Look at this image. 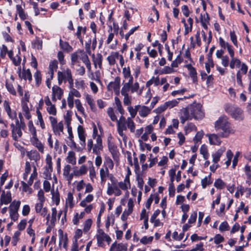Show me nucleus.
Masks as SVG:
<instances>
[{
	"label": "nucleus",
	"instance_id": "obj_13",
	"mask_svg": "<svg viewBox=\"0 0 251 251\" xmlns=\"http://www.w3.org/2000/svg\"><path fill=\"white\" fill-rule=\"evenodd\" d=\"M119 188L120 190L124 191H127L128 189L130 188L131 185L130 182V179L129 175L127 174L123 181L118 182Z\"/></svg>",
	"mask_w": 251,
	"mask_h": 251
},
{
	"label": "nucleus",
	"instance_id": "obj_12",
	"mask_svg": "<svg viewBox=\"0 0 251 251\" xmlns=\"http://www.w3.org/2000/svg\"><path fill=\"white\" fill-rule=\"evenodd\" d=\"M219 45L223 49V50L226 49L229 56H232L234 53V50L233 47L227 42H226L222 37L219 38Z\"/></svg>",
	"mask_w": 251,
	"mask_h": 251
},
{
	"label": "nucleus",
	"instance_id": "obj_11",
	"mask_svg": "<svg viewBox=\"0 0 251 251\" xmlns=\"http://www.w3.org/2000/svg\"><path fill=\"white\" fill-rule=\"evenodd\" d=\"M117 122V131L119 135L122 137L123 139L126 138V135L124 133V131L126 130V119L122 115L119 120L116 121Z\"/></svg>",
	"mask_w": 251,
	"mask_h": 251
},
{
	"label": "nucleus",
	"instance_id": "obj_3",
	"mask_svg": "<svg viewBox=\"0 0 251 251\" xmlns=\"http://www.w3.org/2000/svg\"><path fill=\"white\" fill-rule=\"evenodd\" d=\"M77 134L79 139L80 140L79 144L81 147H78L76 145V143L73 140V138H69L70 142L68 145L73 150L76 151H81L85 148L86 146V136L85 130L82 126L79 125L77 127Z\"/></svg>",
	"mask_w": 251,
	"mask_h": 251
},
{
	"label": "nucleus",
	"instance_id": "obj_5",
	"mask_svg": "<svg viewBox=\"0 0 251 251\" xmlns=\"http://www.w3.org/2000/svg\"><path fill=\"white\" fill-rule=\"evenodd\" d=\"M57 79L59 85H61L63 82L66 83L68 82L69 84V88L74 87V80L72 74L71 70L67 68L66 70L57 73Z\"/></svg>",
	"mask_w": 251,
	"mask_h": 251
},
{
	"label": "nucleus",
	"instance_id": "obj_54",
	"mask_svg": "<svg viewBox=\"0 0 251 251\" xmlns=\"http://www.w3.org/2000/svg\"><path fill=\"white\" fill-rule=\"evenodd\" d=\"M203 135H204V133H203V131L202 130L199 131L196 133L195 137L193 139L196 144L201 142V140Z\"/></svg>",
	"mask_w": 251,
	"mask_h": 251
},
{
	"label": "nucleus",
	"instance_id": "obj_51",
	"mask_svg": "<svg viewBox=\"0 0 251 251\" xmlns=\"http://www.w3.org/2000/svg\"><path fill=\"white\" fill-rule=\"evenodd\" d=\"M214 185L217 189H222L226 186V184L221 179L218 178L215 180Z\"/></svg>",
	"mask_w": 251,
	"mask_h": 251
},
{
	"label": "nucleus",
	"instance_id": "obj_26",
	"mask_svg": "<svg viewBox=\"0 0 251 251\" xmlns=\"http://www.w3.org/2000/svg\"><path fill=\"white\" fill-rule=\"evenodd\" d=\"M27 155L30 160L36 162L39 161L40 159V155L39 152L36 150H31L28 151Z\"/></svg>",
	"mask_w": 251,
	"mask_h": 251
},
{
	"label": "nucleus",
	"instance_id": "obj_35",
	"mask_svg": "<svg viewBox=\"0 0 251 251\" xmlns=\"http://www.w3.org/2000/svg\"><path fill=\"white\" fill-rule=\"evenodd\" d=\"M126 128H128L129 129L131 132H134L135 131V125L131 118L128 117L126 119Z\"/></svg>",
	"mask_w": 251,
	"mask_h": 251
},
{
	"label": "nucleus",
	"instance_id": "obj_16",
	"mask_svg": "<svg viewBox=\"0 0 251 251\" xmlns=\"http://www.w3.org/2000/svg\"><path fill=\"white\" fill-rule=\"evenodd\" d=\"M93 153L97 155H100V151L103 150L102 139L100 136L97 138L96 144L92 148Z\"/></svg>",
	"mask_w": 251,
	"mask_h": 251
},
{
	"label": "nucleus",
	"instance_id": "obj_61",
	"mask_svg": "<svg viewBox=\"0 0 251 251\" xmlns=\"http://www.w3.org/2000/svg\"><path fill=\"white\" fill-rule=\"evenodd\" d=\"M58 68V61L56 60L51 61L50 63L49 70L56 71Z\"/></svg>",
	"mask_w": 251,
	"mask_h": 251
},
{
	"label": "nucleus",
	"instance_id": "obj_17",
	"mask_svg": "<svg viewBox=\"0 0 251 251\" xmlns=\"http://www.w3.org/2000/svg\"><path fill=\"white\" fill-rule=\"evenodd\" d=\"M120 78L119 76H117L115 78L114 81L109 82L107 85V88L109 90L113 89L115 91H117L116 94L118 95L119 93V90L120 86Z\"/></svg>",
	"mask_w": 251,
	"mask_h": 251
},
{
	"label": "nucleus",
	"instance_id": "obj_56",
	"mask_svg": "<svg viewBox=\"0 0 251 251\" xmlns=\"http://www.w3.org/2000/svg\"><path fill=\"white\" fill-rule=\"evenodd\" d=\"M57 210L55 207H52L51 208V218L50 220V223L52 225H54L56 221V217H57Z\"/></svg>",
	"mask_w": 251,
	"mask_h": 251
},
{
	"label": "nucleus",
	"instance_id": "obj_24",
	"mask_svg": "<svg viewBox=\"0 0 251 251\" xmlns=\"http://www.w3.org/2000/svg\"><path fill=\"white\" fill-rule=\"evenodd\" d=\"M230 57L229 67L230 69H233L235 67L239 68L241 66V62L240 59L235 57V53L232 56H230Z\"/></svg>",
	"mask_w": 251,
	"mask_h": 251
},
{
	"label": "nucleus",
	"instance_id": "obj_64",
	"mask_svg": "<svg viewBox=\"0 0 251 251\" xmlns=\"http://www.w3.org/2000/svg\"><path fill=\"white\" fill-rule=\"evenodd\" d=\"M92 224V220L90 219H87L84 223L83 230L85 232H87L90 229V228Z\"/></svg>",
	"mask_w": 251,
	"mask_h": 251
},
{
	"label": "nucleus",
	"instance_id": "obj_50",
	"mask_svg": "<svg viewBox=\"0 0 251 251\" xmlns=\"http://www.w3.org/2000/svg\"><path fill=\"white\" fill-rule=\"evenodd\" d=\"M107 113L108 116L110 117V119L112 121L115 122L116 121H117V117L114 113L113 108L109 107L107 109Z\"/></svg>",
	"mask_w": 251,
	"mask_h": 251
},
{
	"label": "nucleus",
	"instance_id": "obj_52",
	"mask_svg": "<svg viewBox=\"0 0 251 251\" xmlns=\"http://www.w3.org/2000/svg\"><path fill=\"white\" fill-rule=\"evenodd\" d=\"M153 239V236H149L147 237L146 236H145L143 237L140 239V243H142L143 245H147L148 244H150L152 242V240Z\"/></svg>",
	"mask_w": 251,
	"mask_h": 251
},
{
	"label": "nucleus",
	"instance_id": "obj_59",
	"mask_svg": "<svg viewBox=\"0 0 251 251\" xmlns=\"http://www.w3.org/2000/svg\"><path fill=\"white\" fill-rule=\"evenodd\" d=\"M37 176V173L36 172V169L35 167L34 168L33 172L32 174L31 175L29 180H28V184L29 185H31L33 184V180Z\"/></svg>",
	"mask_w": 251,
	"mask_h": 251
},
{
	"label": "nucleus",
	"instance_id": "obj_37",
	"mask_svg": "<svg viewBox=\"0 0 251 251\" xmlns=\"http://www.w3.org/2000/svg\"><path fill=\"white\" fill-rule=\"evenodd\" d=\"M211 176V174H210L208 176H206L201 179V183L202 188H205L207 185H209L212 183Z\"/></svg>",
	"mask_w": 251,
	"mask_h": 251
},
{
	"label": "nucleus",
	"instance_id": "obj_18",
	"mask_svg": "<svg viewBox=\"0 0 251 251\" xmlns=\"http://www.w3.org/2000/svg\"><path fill=\"white\" fill-rule=\"evenodd\" d=\"M100 178L101 183L105 182L107 178L113 177L112 175L110 174L109 170L107 168L102 167L100 170Z\"/></svg>",
	"mask_w": 251,
	"mask_h": 251
},
{
	"label": "nucleus",
	"instance_id": "obj_29",
	"mask_svg": "<svg viewBox=\"0 0 251 251\" xmlns=\"http://www.w3.org/2000/svg\"><path fill=\"white\" fill-rule=\"evenodd\" d=\"M53 132L55 134L60 135V132H63L64 126L62 121L59 122L58 124L52 127Z\"/></svg>",
	"mask_w": 251,
	"mask_h": 251
},
{
	"label": "nucleus",
	"instance_id": "obj_46",
	"mask_svg": "<svg viewBox=\"0 0 251 251\" xmlns=\"http://www.w3.org/2000/svg\"><path fill=\"white\" fill-rule=\"evenodd\" d=\"M71 89L69 93L68 96H70L72 98H74V97H75L77 98H80L81 97V94L77 89H75L74 87L72 88H70Z\"/></svg>",
	"mask_w": 251,
	"mask_h": 251
},
{
	"label": "nucleus",
	"instance_id": "obj_6",
	"mask_svg": "<svg viewBox=\"0 0 251 251\" xmlns=\"http://www.w3.org/2000/svg\"><path fill=\"white\" fill-rule=\"evenodd\" d=\"M225 109L226 113L236 120H242L244 119L243 111L241 108L231 105H226Z\"/></svg>",
	"mask_w": 251,
	"mask_h": 251
},
{
	"label": "nucleus",
	"instance_id": "obj_27",
	"mask_svg": "<svg viewBox=\"0 0 251 251\" xmlns=\"http://www.w3.org/2000/svg\"><path fill=\"white\" fill-rule=\"evenodd\" d=\"M31 142L33 145H34L35 147H36L39 150V151H40L42 153L44 152V148L43 144L41 143L40 141L38 140L37 137L34 138H31Z\"/></svg>",
	"mask_w": 251,
	"mask_h": 251
},
{
	"label": "nucleus",
	"instance_id": "obj_48",
	"mask_svg": "<svg viewBox=\"0 0 251 251\" xmlns=\"http://www.w3.org/2000/svg\"><path fill=\"white\" fill-rule=\"evenodd\" d=\"M119 53L118 52H115V55H110L107 57V60L108 61L109 65H113L116 63V58H118Z\"/></svg>",
	"mask_w": 251,
	"mask_h": 251
},
{
	"label": "nucleus",
	"instance_id": "obj_10",
	"mask_svg": "<svg viewBox=\"0 0 251 251\" xmlns=\"http://www.w3.org/2000/svg\"><path fill=\"white\" fill-rule=\"evenodd\" d=\"M22 125L21 126H15L13 123L10 125L12 137L16 141H18L19 139L22 137L23 135L22 130H24L25 128V124H22Z\"/></svg>",
	"mask_w": 251,
	"mask_h": 251
},
{
	"label": "nucleus",
	"instance_id": "obj_1",
	"mask_svg": "<svg viewBox=\"0 0 251 251\" xmlns=\"http://www.w3.org/2000/svg\"><path fill=\"white\" fill-rule=\"evenodd\" d=\"M201 105L199 103H193L182 108L180 112V122L183 124L187 120L193 118L196 120L201 119L204 116L201 108Z\"/></svg>",
	"mask_w": 251,
	"mask_h": 251
},
{
	"label": "nucleus",
	"instance_id": "obj_41",
	"mask_svg": "<svg viewBox=\"0 0 251 251\" xmlns=\"http://www.w3.org/2000/svg\"><path fill=\"white\" fill-rule=\"evenodd\" d=\"M87 172V168L85 165L80 166L79 170L74 171V175L76 176L83 175L86 174Z\"/></svg>",
	"mask_w": 251,
	"mask_h": 251
},
{
	"label": "nucleus",
	"instance_id": "obj_38",
	"mask_svg": "<svg viewBox=\"0 0 251 251\" xmlns=\"http://www.w3.org/2000/svg\"><path fill=\"white\" fill-rule=\"evenodd\" d=\"M139 107H140V105H137L133 107L130 106L127 107L128 111L131 116V119L134 118L137 114V112L138 111Z\"/></svg>",
	"mask_w": 251,
	"mask_h": 251
},
{
	"label": "nucleus",
	"instance_id": "obj_62",
	"mask_svg": "<svg viewBox=\"0 0 251 251\" xmlns=\"http://www.w3.org/2000/svg\"><path fill=\"white\" fill-rule=\"evenodd\" d=\"M157 158L156 157H154L152 154L151 153L150 154V158L149 159V161H150V164L149 166L150 168H151L154 164H155L157 162Z\"/></svg>",
	"mask_w": 251,
	"mask_h": 251
},
{
	"label": "nucleus",
	"instance_id": "obj_8",
	"mask_svg": "<svg viewBox=\"0 0 251 251\" xmlns=\"http://www.w3.org/2000/svg\"><path fill=\"white\" fill-rule=\"evenodd\" d=\"M87 55L83 50H79L73 53L71 55L72 66L73 67L75 65L80 66V61L81 60L83 62Z\"/></svg>",
	"mask_w": 251,
	"mask_h": 251
},
{
	"label": "nucleus",
	"instance_id": "obj_19",
	"mask_svg": "<svg viewBox=\"0 0 251 251\" xmlns=\"http://www.w3.org/2000/svg\"><path fill=\"white\" fill-rule=\"evenodd\" d=\"M127 244L123 243L117 244L115 242L112 244L110 251H127Z\"/></svg>",
	"mask_w": 251,
	"mask_h": 251
},
{
	"label": "nucleus",
	"instance_id": "obj_7",
	"mask_svg": "<svg viewBox=\"0 0 251 251\" xmlns=\"http://www.w3.org/2000/svg\"><path fill=\"white\" fill-rule=\"evenodd\" d=\"M111 184L108 183V187L107 189V194L108 196H111L114 194L116 196H119L122 194V191L119 188L118 184V181L114 177H110Z\"/></svg>",
	"mask_w": 251,
	"mask_h": 251
},
{
	"label": "nucleus",
	"instance_id": "obj_15",
	"mask_svg": "<svg viewBox=\"0 0 251 251\" xmlns=\"http://www.w3.org/2000/svg\"><path fill=\"white\" fill-rule=\"evenodd\" d=\"M209 139V143L211 145L219 146L221 143L220 133L218 134H207L206 135Z\"/></svg>",
	"mask_w": 251,
	"mask_h": 251
},
{
	"label": "nucleus",
	"instance_id": "obj_21",
	"mask_svg": "<svg viewBox=\"0 0 251 251\" xmlns=\"http://www.w3.org/2000/svg\"><path fill=\"white\" fill-rule=\"evenodd\" d=\"M12 200L11 194L10 192H7L6 194L4 191H3L1 196L0 203L1 204H8Z\"/></svg>",
	"mask_w": 251,
	"mask_h": 251
},
{
	"label": "nucleus",
	"instance_id": "obj_33",
	"mask_svg": "<svg viewBox=\"0 0 251 251\" xmlns=\"http://www.w3.org/2000/svg\"><path fill=\"white\" fill-rule=\"evenodd\" d=\"M132 84H133L129 83V82L125 83L121 89V94L123 96L129 95L128 92L130 89H131V87Z\"/></svg>",
	"mask_w": 251,
	"mask_h": 251
},
{
	"label": "nucleus",
	"instance_id": "obj_49",
	"mask_svg": "<svg viewBox=\"0 0 251 251\" xmlns=\"http://www.w3.org/2000/svg\"><path fill=\"white\" fill-rule=\"evenodd\" d=\"M86 27H82L81 26H78L77 28V31L76 33V35L77 36V38L79 39L80 41L81 40V33L82 32L84 34L86 33Z\"/></svg>",
	"mask_w": 251,
	"mask_h": 251
},
{
	"label": "nucleus",
	"instance_id": "obj_60",
	"mask_svg": "<svg viewBox=\"0 0 251 251\" xmlns=\"http://www.w3.org/2000/svg\"><path fill=\"white\" fill-rule=\"evenodd\" d=\"M219 229L222 232L227 231L229 229V226L226 222H223L220 224Z\"/></svg>",
	"mask_w": 251,
	"mask_h": 251
},
{
	"label": "nucleus",
	"instance_id": "obj_55",
	"mask_svg": "<svg viewBox=\"0 0 251 251\" xmlns=\"http://www.w3.org/2000/svg\"><path fill=\"white\" fill-rule=\"evenodd\" d=\"M36 113L37 115V118L38 121L39 122L40 125L42 129L45 128V125L42 117V114L41 112L39 110H37Z\"/></svg>",
	"mask_w": 251,
	"mask_h": 251
},
{
	"label": "nucleus",
	"instance_id": "obj_42",
	"mask_svg": "<svg viewBox=\"0 0 251 251\" xmlns=\"http://www.w3.org/2000/svg\"><path fill=\"white\" fill-rule=\"evenodd\" d=\"M17 12L20 17L22 20H25L26 18V15L25 13L22 6L20 5H17L16 6Z\"/></svg>",
	"mask_w": 251,
	"mask_h": 251
},
{
	"label": "nucleus",
	"instance_id": "obj_20",
	"mask_svg": "<svg viewBox=\"0 0 251 251\" xmlns=\"http://www.w3.org/2000/svg\"><path fill=\"white\" fill-rule=\"evenodd\" d=\"M185 67L189 71V74L190 77L192 78L193 82L196 83L197 82V73L194 67H193L191 64H187Z\"/></svg>",
	"mask_w": 251,
	"mask_h": 251
},
{
	"label": "nucleus",
	"instance_id": "obj_58",
	"mask_svg": "<svg viewBox=\"0 0 251 251\" xmlns=\"http://www.w3.org/2000/svg\"><path fill=\"white\" fill-rule=\"evenodd\" d=\"M6 88L8 91L12 95L15 96L16 92L14 88L13 85L10 83L6 82L5 84Z\"/></svg>",
	"mask_w": 251,
	"mask_h": 251
},
{
	"label": "nucleus",
	"instance_id": "obj_57",
	"mask_svg": "<svg viewBox=\"0 0 251 251\" xmlns=\"http://www.w3.org/2000/svg\"><path fill=\"white\" fill-rule=\"evenodd\" d=\"M52 199L53 201L55 202L56 205H58L60 202V197L59 192L57 191L54 192V191L51 193Z\"/></svg>",
	"mask_w": 251,
	"mask_h": 251
},
{
	"label": "nucleus",
	"instance_id": "obj_36",
	"mask_svg": "<svg viewBox=\"0 0 251 251\" xmlns=\"http://www.w3.org/2000/svg\"><path fill=\"white\" fill-rule=\"evenodd\" d=\"M114 100H115V104L116 105V107L117 110H118V111L119 112V113L123 115L125 113V110L123 108L122 103H121L120 100L119 99V98L118 97H116L114 98Z\"/></svg>",
	"mask_w": 251,
	"mask_h": 251
},
{
	"label": "nucleus",
	"instance_id": "obj_31",
	"mask_svg": "<svg viewBox=\"0 0 251 251\" xmlns=\"http://www.w3.org/2000/svg\"><path fill=\"white\" fill-rule=\"evenodd\" d=\"M66 206L72 208L74 206V197L71 192H69L67 194V197L66 199Z\"/></svg>",
	"mask_w": 251,
	"mask_h": 251
},
{
	"label": "nucleus",
	"instance_id": "obj_32",
	"mask_svg": "<svg viewBox=\"0 0 251 251\" xmlns=\"http://www.w3.org/2000/svg\"><path fill=\"white\" fill-rule=\"evenodd\" d=\"M59 45L61 49L67 51H71L72 50V47L69 45L67 42L63 41L61 39L59 41Z\"/></svg>",
	"mask_w": 251,
	"mask_h": 251
},
{
	"label": "nucleus",
	"instance_id": "obj_63",
	"mask_svg": "<svg viewBox=\"0 0 251 251\" xmlns=\"http://www.w3.org/2000/svg\"><path fill=\"white\" fill-rule=\"evenodd\" d=\"M167 108L166 103L165 102L163 105H160L157 108L154 110V112L157 114H160L164 111Z\"/></svg>",
	"mask_w": 251,
	"mask_h": 251
},
{
	"label": "nucleus",
	"instance_id": "obj_47",
	"mask_svg": "<svg viewBox=\"0 0 251 251\" xmlns=\"http://www.w3.org/2000/svg\"><path fill=\"white\" fill-rule=\"evenodd\" d=\"M200 153L202 155L205 159H207L208 158V153L207 149L205 145H202L200 150Z\"/></svg>",
	"mask_w": 251,
	"mask_h": 251
},
{
	"label": "nucleus",
	"instance_id": "obj_25",
	"mask_svg": "<svg viewBox=\"0 0 251 251\" xmlns=\"http://www.w3.org/2000/svg\"><path fill=\"white\" fill-rule=\"evenodd\" d=\"M63 93V90L58 86L54 85L52 88V95L56 96L58 100L61 99Z\"/></svg>",
	"mask_w": 251,
	"mask_h": 251
},
{
	"label": "nucleus",
	"instance_id": "obj_4",
	"mask_svg": "<svg viewBox=\"0 0 251 251\" xmlns=\"http://www.w3.org/2000/svg\"><path fill=\"white\" fill-rule=\"evenodd\" d=\"M38 200L39 202L35 204V210L36 213L43 217H45L48 213V209L46 207H43L44 203L46 201L44 196V192L43 190L40 189L37 194Z\"/></svg>",
	"mask_w": 251,
	"mask_h": 251
},
{
	"label": "nucleus",
	"instance_id": "obj_2",
	"mask_svg": "<svg viewBox=\"0 0 251 251\" xmlns=\"http://www.w3.org/2000/svg\"><path fill=\"white\" fill-rule=\"evenodd\" d=\"M215 128L216 130H222L220 133V136L222 138H226L230 134L234 133V130L231 126L228 118L226 116L220 117L215 123Z\"/></svg>",
	"mask_w": 251,
	"mask_h": 251
},
{
	"label": "nucleus",
	"instance_id": "obj_53",
	"mask_svg": "<svg viewBox=\"0 0 251 251\" xmlns=\"http://www.w3.org/2000/svg\"><path fill=\"white\" fill-rule=\"evenodd\" d=\"M75 106L77 110L82 114H84V109L82 106L79 100L76 99L75 100Z\"/></svg>",
	"mask_w": 251,
	"mask_h": 251
},
{
	"label": "nucleus",
	"instance_id": "obj_39",
	"mask_svg": "<svg viewBox=\"0 0 251 251\" xmlns=\"http://www.w3.org/2000/svg\"><path fill=\"white\" fill-rule=\"evenodd\" d=\"M188 98V97H184L183 98H179L177 100H173L171 101H166L165 103L167 106V108H172L175 106H176L178 103V100H182L183 99H185Z\"/></svg>",
	"mask_w": 251,
	"mask_h": 251
},
{
	"label": "nucleus",
	"instance_id": "obj_23",
	"mask_svg": "<svg viewBox=\"0 0 251 251\" xmlns=\"http://www.w3.org/2000/svg\"><path fill=\"white\" fill-rule=\"evenodd\" d=\"M226 151V148L222 147L220 149L218 150L215 153L212 154L213 160L212 161L214 163H217L219 161L221 155Z\"/></svg>",
	"mask_w": 251,
	"mask_h": 251
},
{
	"label": "nucleus",
	"instance_id": "obj_44",
	"mask_svg": "<svg viewBox=\"0 0 251 251\" xmlns=\"http://www.w3.org/2000/svg\"><path fill=\"white\" fill-rule=\"evenodd\" d=\"M102 55L100 53L97 54V57L94 59V64L95 67L96 68L97 65H98L100 68H101L102 65Z\"/></svg>",
	"mask_w": 251,
	"mask_h": 251
},
{
	"label": "nucleus",
	"instance_id": "obj_43",
	"mask_svg": "<svg viewBox=\"0 0 251 251\" xmlns=\"http://www.w3.org/2000/svg\"><path fill=\"white\" fill-rule=\"evenodd\" d=\"M34 77L35 80L36 85L38 87L42 81V75L41 72L39 70H37L34 74Z\"/></svg>",
	"mask_w": 251,
	"mask_h": 251
},
{
	"label": "nucleus",
	"instance_id": "obj_30",
	"mask_svg": "<svg viewBox=\"0 0 251 251\" xmlns=\"http://www.w3.org/2000/svg\"><path fill=\"white\" fill-rule=\"evenodd\" d=\"M108 150L111 152L114 159H115L119 153L117 147L114 144L110 143L108 144Z\"/></svg>",
	"mask_w": 251,
	"mask_h": 251
},
{
	"label": "nucleus",
	"instance_id": "obj_34",
	"mask_svg": "<svg viewBox=\"0 0 251 251\" xmlns=\"http://www.w3.org/2000/svg\"><path fill=\"white\" fill-rule=\"evenodd\" d=\"M43 42L39 38H36L31 43L32 48L37 50H41L42 48Z\"/></svg>",
	"mask_w": 251,
	"mask_h": 251
},
{
	"label": "nucleus",
	"instance_id": "obj_28",
	"mask_svg": "<svg viewBox=\"0 0 251 251\" xmlns=\"http://www.w3.org/2000/svg\"><path fill=\"white\" fill-rule=\"evenodd\" d=\"M123 74L124 77L125 78H129L127 82H129V83L133 84V78L132 75H131L130 70L129 67L127 68L125 67L123 69Z\"/></svg>",
	"mask_w": 251,
	"mask_h": 251
},
{
	"label": "nucleus",
	"instance_id": "obj_9",
	"mask_svg": "<svg viewBox=\"0 0 251 251\" xmlns=\"http://www.w3.org/2000/svg\"><path fill=\"white\" fill-rule=\"evenodd\" d=\"M96 238L97 240V244L99 247H103L104 246L103 243L104 241H106L108 245H109L111 241V238L101 229H99L96 235Z\"/></svg>",
	"mask_w": 251,
	"mask_h": 251
},
{
	"label": "nucleus",
	"instance_id": "obj_45",
	"mask_svg": "<svg viewBox=\"0 0 251 251\" xmlns=\"http://www.w3.org/2000/svg\"><path fill=\"white\" fill-rule=\"evenodd\" d=\"M20 201H13L9 206V210L17 211L19 210L20 206Z\"/></svg>",
	"mask_w": 251,
	"mask_h": 251
},
{
	"label": "nucleus",
	"instance_id": "obj_40",
	"mask_svg": "<svg viewBox=\"0 0 251 251\" xmlns=\"http://www.w3.org/2000/svg\"><path fill=\"white\" fill-rule=\"evenodd\" d=\"M114 165L113 161L109 157L105 158L104 162L103 167L107 168L108 169H110V170H112L113 169Z\"/></svg>",
	"mask_w": 251,
	"mask_h": 251
},
{
	"label": "nucleus",
	"instance_id": "obj_22",
	"mask_svg": "<svg viewBox=\"0 0 251 251\" xmlns=\"http://www.w3.org/2000/svg\"><path fill=\"white\" fill-rule=\"evenodd\" d=\"M151 109L150 107L140 105L138 109L139 115L141 117H146L151 113Z\"/></svg>",
	"mask_w": 251,
	"mask_h": 251
},
{
	"label": "nucleus",
	"instance_id": "obj_14",
	"mask_svg": "<svg viewBox=\"0 0 251 251\" xmlns=\"http://www.w3.org/2000/svg\"><path fill=\"white\" fill-rule=\"evenodd\" d=\"M18 74L19 77L24 80H28L29 82L32 81V74L29 69L25 70L23 69L22 72H21V67L18 68Z\"/></svg>",
	"mask_w": 251,
	"mask_h": 251
}]
</instances>
